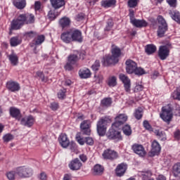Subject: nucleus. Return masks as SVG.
<instances>
[{
	"label": "nucleus",
	"mask_w": 180,
	"mask_h": 180,
	"mask_svg": "<svg viewBox=\"0 0 180 180\" xmlns=\"http://www.w3.org/2000/svg\"><path fill=\"white\" fill-rule=\"evenodd\" d=\"M16 175H18V173H16V169H15V171H11L10 172H8L6 174V176L9 180H14L15 178H16Z\"/></svg>",
	"instance_id": "45"
},
{
	"label": "nucleus",
	"mask_w": 180,
	"mask_h": 180,
	"mask_svg": "<svg viewBox=\"0 0 180 180\" xmlns=\"http://www.w3.org/2000/svg\"><path fill=\"white\" fill-rule=\"evenodd\" d=\"M39 179H41V180H46V179H47V174H46L45 172H41V173L39 174Z\"/></svg>",
	"instance_id": "63"
},
{
	"label": "nucleus",
	"mask_w": 180,
	"mask_h": 180,
	"mask_svg": "<svg viewBox=\"0 0 180 180\" xmlns=\"http://www.w3.org/2000/svg\"><path fill=\"white\" fill-rule=\"evenodd\" d=\"M109 140H115V141H120L122 140V134L120 131L115 129V127H111L106 134Z\"/></svg>",
	"instance_id": "8"
},
{
	"label": "nucleus",
	"mask_w": 180,
	"mask_h": 180,
	"mask_svg": "<svg viewBox=\"0 0 180 180\" xmlns=\"http://www.w3.org/2000/svg\"><path fill=\"white\" fill-rule=\"evenodd\" d=\"M143 124V127H145L146 130H148V131H153V127H151L148 121L144 120Z\"/></svg>",
	"instance_id": "53"
},
{
	"label": "nucleus",
	"mask_w": 180,
	"mask_h": 180,
	"mask_svg": "<svg viewBox=\"0 0 180 180\" xmlns=\"http://www.w3.org/2000/svg\"><path fill=\"white\" fill-rule=\"evenodd\" d=\"M94 143V138L91 136L85 137V143L87 144V146H92Z\"/></svg>",
	"instance_id": "56"
},
{
	"label": "nucleus",
	"mask_w": 180,
	"mask_h": 180,
	"mask_svg": "<svg viewBox=\"0 0 180 180\" xmlns=\"http://www.w3.org/2000/svg\"><path fill=\"white\" fill-rule=\"evenodd\" d=\"M127 170V165L125 163H121L118 165L115 169V174L117 176H123Z\"/></svg>",
	"instance_id": "19"
},
{
	"label": "nucleus",
	"mask_w": 180,
	"mask_h": 180,
	"mask_svg": "<svg viewBox=\"0 0 180 180\" xmlns=\"http://www.w3.org/2000/svg\"><path fill=\"white\" fill-rule=\"evenodd\" d=\"M22 43V39L19 37H13L10 39V44L11 47H16V46H19V44H21Z\"/></svg>",
	"instance_id": "32"
},
{
	"label": "nucleus",
	"mask_w": 180,
	"mask_h": 180,
	"mask_svg": "<svg viewBox=\"0 0 180 180\" xmlns=\"http://www.w3.org/2000/svg\"><path fill=\"white\" fill-rule=\"evenodd\" d=\"M122 131L124 134L125 136H130L131 135V127H130V125H125L122 127Z\"/></svg>",
	"instance_id": "42"
},
{
	"label": "nucleus",
	"mask_w": 180,
	"mask_h": 180,
	"mask_svg": "<svg viewBox=\"0 0 180 180\" xmlns=\"http://www.w3.org/2000/svg\"><path fill=\"white\" fill-rule=\"evenodd\" d=\"M41 9V3L40 1H35L34 3V11L37 12V11H40Z\"/></svg>",
	"instance_id": "58"
},
{
	"label": "nucleus",
	"mask_w": 180,
	"mask_h": 180,
	"mask_svg": "<svg viewBox=\"0 0 180 180\" xmlns=\"http://www.w3.org/2000/svg\"><path fill=\"white\" fill-rule=\"evenodd\" d=\"M171 44L160 46L158 51V56L160 60H167L169 56V51L171 50Z\"/></svg>",
	"instance_id": "7"
},
{
	"label": "nucleus",
	"mask_w": 180,
	"mask_h": 180,
	"mask_svg": "<svg viewBox=\"0 0 180 180\" xmlns=\"http://www.w3.org/2000/svg\"><path fill=\"white\" fill-rule=\"evenodd\" d=\"M44 35H39L36 37L30 44L31 47H34V46H40L45 40Z\"/></svg>",
	"instance_id": "25"
},
{
	"label": "nucleus",
	"mask_w": 180,
	"mask_h": 180,
	"mask_svg": "<svg viewBox=\"0 0 180 180\" xmlns=\"http://www.w3.org/2000/svg\"><path fill=\"white\" fill-rule=\"evenodd\" d=\"M137 4H139V0H129L128 1V6L129 8H136V6H137Z\"/></svg>",
	"instance_id": "54"
},
{
	"label": "nucleus",
	"mask_w": 180,
	"mask_h": 180,
	"mask_svg": "<svg viewBox=\"0 0 180 180\" xmlns=\"http://www.w3.org/2000/svg\"><path fill=\"white\" fill-rule=\"evenodd\" d=\"M65 92H67V90H65V89H60L58 92V98L59 99H64V98H65Z\"/></svg>",
	"instance_id": "49"
},
{
	"label": "nucleus",
	"mask_w": 180,
	"mask_h": 180,
	"mask_svg": "<svg viewBox=\"0 0 180 180\" xmlns=\"http://www.w3.org/2000/svg\"><path fill=\"white\" fill-rule=\"evenodd\" d=\"M103 157L105 160H116L119 155L114 150L106 149L103 153Z\"/></svg>",
	"instance_id": "11"
},
{
	"label": "nucleus",
	"mask_w": 180,
	"mask_h": 180,
	"mask_svg": "<svg viewBox=\"0 0 180 180\" xmlns=\"http://www.w3.org/2000/svg\"><path fill=\"white\" fill-rule=\"evenodd\" d=\"M13 4L18 9H24L26 7V0H14Z\"/></svg>",
	"instance_id": "30"
},
{
	"label": "nucleus",
	"mask_w": 180,
	"mask_h": 180,
	"mask_svg": "<svg viewBox=\"0 0 180 180\" xmlns=\"http://www.w3.org/2000/svg\"><path fill=\"white\" fill-rule=\"evenodd\" d=\"M91 127V121L84 120L80 124V128L82 129H90Z\"/></svg>",
	"instance_id": "43"
},
{
	"label": "nucleus",
	"mask_w": 180,
	"mask_h": 180,
	"mask_svg": "<svg viewBox=\"0 0 180 180\" xmlns=\"http://www.w3.org/2000/svg\"><path fill=\"white\" fill-rule=\"evenodd\" d=\"M169 15L171 16L173 20H175L177 23H180V13L178 11H170Z\"/></svg>",
	"instance_id": "35"
},
{
	"label": "nucleus",
	"mask_w": 180,
	"mask_h": 180,
	"mask_svg": "<svg viewBox=\"0 0 180 180\" xmlns=\"http://www.w3.org/2000/svg\"><path fill=\"white\" fill-rule=\"evenodd\" d=\"M84 20V13H79L76 15V20L77 22H81V20Z\"/></svg>",
	"instance_id": "62"
},
{
	"label": "nucleus",
	"mask_w": 180,
	"mask_h": 180,
	"mask_svg": "<svg viewBox=\"0 0 180 180\" xmlns=\"http://www.w3.org/2000/svg\"><path fill=\"white\" fill-rule=\"evenodd\" d=\"M127 121V115L125 114H120L118 116L115 117V122L112 124V127H115L117 129L119 126L123 124L124 122Z\"/></svg>",
	"instance_id": "17"
},
{
	"label": "nucleus",
	"mask_w": 180,
	"mask_h": 180,
	"mask_svg": "<svg viewBox=\"0 0 180 180\" xmlns=\"http://www.w3.org/2000/svg\"><path fill=\"white\" fill-rule=\"evenodd\" d=\"M134 116L137 120H140V119L143 117V108L139 107L136 110H135Z\"/></svg>",
	"instance_id": "38"
},
{
	"label": "nucleus",
	"mask_w": 180,
	"mask_h": 180,
	"mask_svg": "<svg viewBox=\"0 0 180 180\" xmlns=\"http://www.w3.org/2000/svg\"><path fill=\"white\" fill-rule=\"evenodd\" d=\"M34 23V15L33 14H20L17 18L11 22V29L19 30L23 25Z\"/></svg>",
	"instance_id": "1"
},
{
	"label": "nucleus",
	"mask_w": 180,
	"mask_h": 180,
	"mask_svg": "<svg viewBox=\"0 0 180 180\" xmlns=\"http://www.w3.org/2000/svg\"><path fill=\"white\" fill-rule=\"evenodd\" d=\"M146 53L150 56L151 54H154L155 51H157V46H155L154 44H148L146 45Z\"/></svg>",
	"instance_id": "33"
},
{
	"label": "nucleus",
	"mask_w": 180,
	"mask_h": 180,
	"mask_svg": "<svg viewBox=\"0 0 180 180\" xmlns=\"http://www.w3.org/2000/svg\"><path fill=\"white\" fill-rule=\"evenodd\" d=\"M154 133L159 140H161V141H165V140H167V135L165 134V132L160 129H156L154 131Z\"/></svg>",
	"instance_id": "34"
},
{
	"label": "nucleus",
	"mask_w": 180,
	"mask_h": 180,
	"mask_svg": "<svg viewBox=\"0 0 180 180\" xmlns=\"http://www.w3.org/2000/svg\"><path fill=\"white\" fill-rule=\"evenodd\" d=\"M108 85L109 86H116L117 82H116V77L112 76L108 79Z\"/></svg>",
	"instance_id": "46"
},
{
	"label": "nucleus",
	"mask_w": 180,
	"mask_h": 180,
	"mask_svg": "<svg viewBox=\"0 0 180 180\" xmlns=\"http://www.w3.org/2000/svg\"><path fill=\"white\" fill-rule=\"evenodd\" d=\"M132 150L135 154L139 155V157H144L147 153L146 149L142 145L135 143L132 146Z\"/></svg>",
	"instance_id": "16"
},
{
	"label": "nucleus",
	"mask_w": 180,
	"mask_h": 180,
	"mask_svg": "<svg viewBox=\"0 0 180 180\" xmlns=\"http://www.w3.org/2000/svg\"><path fill=\"white\" fill-rule=\"evenodd\" d=\"M8 58L9 59V61L12 65H18L19 63V58H18V55H16V53H11L8 56Z\"/></svg>",
	"instance_id": "31"
},
{
	"label": "nucleus",
	"mask_w": 180,
	"mask_h": 180,
	"mask_svg": "<svg viewBox=\"0 0 180 180\" xmlns=\"http://www.w3.org/2000/svg\"><path fill=\"white\" fill-rule=\"evenodd\" d=\"M162 113L160 114V117L167 123L171 122L172 119V108L169 105H165L162 108Z\"/></svg>",
	"instance_id": "5"
},
{
	"label": "nucleus",
	"mask_w": 180,
	"mask_h": 180,
	"mask_svg": "<svg viewBox=\"0 0 180 180\" xmlns=\"http://www.w3.org/2000/svg\"><path fill=\"white\" fill-rule=\"evenodd\" d=\"M112 122L108 117H103L97 122V132L99 136H105L108 124Z\"/></svg>",
	"instance_id": "3"
},
{
	"label": "nucleus",
	"mask_w": 180,
	"mask_h": 180,
	"mask_svg": "<svg viewBox=\"0 0 180 180\" xmlns=\"http://www.w3.org/2000/svg\"><path fill=\"white\" fill-rule=\"evenodd\" d=\"M144 89V86L141 84H136L134 89V92H141Z\"/></svg>",
	"instance_id": "55"
},
{
	"label": "nucleus",
	"mask_w": 180,
	"mask_h": 180,
	"mask_svg": "<svg viewBox=\"0 0 180 180\" xmlns=\"http://www.w3.org/2000/svg\"><path fill=\"white\" fill-rule=\"evenodd\" d=\"M101 67V63H99V60H96L95 63L92 65L91 69L93 71L96 72L98 70H99Z\"/></svg>",
	"instance_id": "51"
},
{
	"label": "nucleus",
	"mask_w": 180,
	"mask_h": 180,
	"mask_svg": "<svg viewBox=\"0 0 180 180\" xmlns=\"http://www.w3.org/2000/svg\"><path fill=\"white\" fill-rule=\"evenodd\" d=\"M68 167L72 171H79V169H81V167H82V163L79 159L75 158L70 162Z\"/></svg>",
	"instance_id": "13"
},
{
	"label": "nucleus",
	"mask_w": 180,
	"mask_h": 180,
	"mask_svg": "<svg viewBox=\"0 0 180 180\" xmlns=\"http://www.w3.org/2000/svg\"><path fill=\"white\" fill-rule=\"evenodd\" d=\"M134 73L136 74V75H143V74H146V72L144 71V69L141 68H137L136 66Z\"/></svg>",
	"instance_id": "48"
},
{
	"label": "nucleus",
	"mask_w": 180,
	"mask_h": 180,
	"mask_svg": "<svg viewBox=\"0 0 180 180\" xmlns=\"http://www.w3.org/2000/svg\"><path fill=\"white\" fill-rule=\"evenodd\" d=\"M103 167L102 165L97 164L94 167V175H102L103 174Z\"/></svg>",
	"instance_id": "37"
},
{
	"label": "nucleus",
	"mask_w": 180,
	"mask_h": 180,
	"mask_svg": "<svg viewBox=\"0 0 180 180\" xmlns=\"http://www.w3.org/2000/svg\"><path fill=\"white\" fill-rule=\"evenodd\" d=\"M174 139H176V140L180 139V131L179 130H176L174 132Z\"/></svg>",
	"instance_id": "64"
},
{
	"label": "nucleus",
	"mask_w": 180,
	"mask_h": 180,
	"mask_svg": "<svg viewBox=\"0 0 180 180\" xmlns=\"http://www.w3.org/2000/svg\"><path fill=\"white\" fill-rule=\"evenodd\" d=\"M60 39L64 43H71L72 41V35L71 29L63 32L60 35Z\"/></svg>",
	"instance_id": "20"
},
{
	"label": "nucleus",
	"mask_w": 180,
	"mask_h": 180,
	"mask_svg": "<svg viewBox=\"0 0 180 180\" xmlns=\"http://www.w3.org/2000/svg\"><path fill=\"white\" fill-rule=\"evenodd\" d=\"M158 22L159 24L158 29V36L159 37H164L165 32L168 30V24L165 18H162V15L158 16Z\"/></svg>",
	"instance_id": "4"
},
{
	"label": "nucleus",
	"mask_w": 180,
	"mask_h": 180,
	"mask_svg": "<svg viewBox=\"0 0 180 180\" xmlns=\"http://www.w3.org/2000/svg\"><path fill=\"white\" fill-rule=\"evenodd\" d=\"M13 139H15V136L12 134H6L3 136L4 143H9V141H12Z\"/></svg>",
	"instance_id": "41"
},
{
	"label": "nucleus",
	"mask_w": 180,
	"mask_h": 180,
	"mask_svg": "<svg viewBox=\"0 0 180 180\" xmlns=\"http://www.w3.org/2000/svg\"><path fill=\"white\" fill-rule=\"evenodd\" d=\"M116 5V0H104L101 1V6L103 8H110Z\"/></svg>",
	"instance_id": "36"
},
{
	"label": "nucleus",
	"mask_w": 180,
	"mask_h": 180,
	"mask_svg": "<svg viewBox=\"0 0 180 180\" xmlns=\"http://www.w3.org/2000/svg\"><path fill=\"white\" fill-rule=\"evenodd\" d=\"M76 141H77V143H79L80 146H84V144H85V138L79 135L76 136Z\"/></svg>",
	"instance_id": "50"
},
{
	"label": "nucleus",
	"mask_w": 180,
	"mask_h": 180,
	"mask_svg": "<svg viewBox=\"0 0 180 180\" xmlns=\"http://www.w3.org/2000/svg\"><path fill=\"white\" fill-rule=\"evenodd\" d=\"M59 25L62 29H65V27H69L71 25V19L68 17H63L59 20Z\"/></svg>",
	"instance_id": "24"
},
{
	"label": "nucleus",
	"mask_w": 180,
	"mask_h": 180,
	"mask_svg": "<svg viewBox=\"0 0 180 180\" xmlns=\"http://www.w3.org/2000/svg\"><path fill=\"white\" fill-rule=\"evenodd\" d=\"M131 23L135 27H146L148 25L147 21L144 20H137L133 17H131Z\"/></svg>",
	"instance_id": "21"
},
{
	"label": "nucleus",
	"mask_w": 180,
	"mask_h": 180,
	"mask_svg": "<svg viewBox=\"0 0 180 180\" xmlns=\"http://www.w3.org/2000/svg\"><path fill=\"white\" fill-rule=\"evenodd\" d=\"M112 105V98H105L101 101V105L104 108H109Z\"/></svg>",
	"instance_id": "39"
},
{
	"label": "nucleus",
	"mask_w": 180,
	"mask_h": 180,
	"mask_svg": "<svg viewBox=\"0 0 180 180\" xmlns=\"http://www.w3.org/2000/svg\"><path fill=\"white\" fill-rule=\"evenodd\" d=\"M120 49L117 46H112V55H107L103 57V63L107 65L116 64L119 62V57H120Z\"/></svg>",
	"instance_id": "2"
},
{
	"label": "nucleus",
	"mask_w": 180,
	"mask_h": 180,
	"mask_svg": "<svg viewBox=\"0 0 180 180\" xmlns=\"http://www.w3.org/2000/svg\"><path fill=\"white\" fill-rule=\"evenodd\" d=\"M6 88L10 92H19L20 84L17 82L11 80L6 82Z\"/></svg>",
	"instance_id": "10"
},
{
	"label": "nucleus",
	"mask_w": 180,
	"mask_h": 180,
	"mask_svg": "<svg viewBox=\"0 0 180 180\" xmlns=\"http://www.w3.org/2000/svg\"><path fill=\"white\" fill-rule=\"evenodd\" d=\"M60 15L59 13L56 14V13L53 11H50L48 13V17L50 19V20H54L57 16Z\"/></svg>",
	"instance_id": "52"
},
{
	"label": "nucleus",
	"mask_w": 180,
	"mask_h": 180,
	"mask_svg": "<svg viewBox=\"0 0 180 180\" xmlns=\"http://www.w3.org/2000/svg\"><path fill=\"white\" fill-rule=\"evenodd\" d=\"M172 172L175 178L180 179V162H177L172 166Z\"/></svg>",
	"instance_id": "28"
},
{
	"label": "nucleus",
	"mask_w": 180,
	"mask_h": 180,
	"mask_svg": "<svg viewBox=\"0 0 180 180\" xmlns=\"http://www.w3.org/2000/svg\"><path fill=\"white\" fill-rule=\"evenodd\" d=\"M78 61V56L73 54L68 57V63L70 64H75Z\"/></svg>",
	"instance_id": "44"
},
{
	"label": "nucleus",
	"mask_w": 180,
	"mask_h": 180,
	"mask_svg": "<svg viewBox=\"0 0 180 180\" xmlns=\"http://www.w3.org/2000/svg\"><path fill=\"white\" fill-rule=\"evenodd\" d=\"M50 108L52 109V110H57V109H58V103H51Z\"/></svg>",
	"instance_id": "60"
},
{
	"label": "nucleus",
	"mask_w": 180,
	"mask_h": 180,
	"mask_svg": "<svg viewBox=\"0 0 180 180\" xmlns=\"http://www.w3.org/2000/svg\"><path fill=\"white\" fill-rule=\"evenodd\" d=\"M125 64H126V71L127 74H133L136 70V68L137 67V63H136V62H134V60L129 59L126 61Z\"/></svg>",
	"instance_id": "18"
},
{
	"label": "nucleus",
	"mask_w": 180,
	"mask_h": 180,
	"mask_svg": "<svg viewBox=\"0 0 180 180\" xmlns=\"http://www.w3.org/2000/svg\"><path fill=\"white\" fill-rule=\"evenodd\" d=\"M37 76L41 79L42 82H47L48 79L47 77H44V74H43V72L38 71L37 72Z\"/></svg>",
	"instance_id": "47"
},
{
	"label": "nucleus",
	"mask_w": 180,
	"mask_h": 180,
	"mask_svg": "<svg viewBox=\"0 0 180 180\" xmlns=\"http://www.w3.org/2000/svg\"><path fill=\"white\" fill-rule=\"evenodd\" d=\"M16 174L20 178H30L33 175V169L30 167H20L16 169Z\"/></svg>",
	"instance_id": "6"
},
{
	"label": "nucleus",
	"mask_w": 180,
	"mask_h": 180,
	"mask_svg": "<svg viewBox=\"0 0 180 180\" xmlns=\"http://www.w3.org/2000/svg\"><path fill=\"white\" fill-rule=\"evenodd\" d=\"M10 115L17 120H20V110L15 107L10 108Z\"/></svg>",
	"instance_id": "26"
},
{
	"label": "nucleus",
	"mask_w": 180,
	"mask_h": 180,
	"mask_svg": "<svg viewBox=\"0 0 180 180\" xmlns=\"http://www.w3.org/2000/svg\"><path fill=\"white\" fill-rule=\"evenodd\" d=\"M72 32V41H78V43H82V32L79 30L71 29Z\"/></svg>",
	"instance_id": "14"
},
{
	"label": "nucleus",
	"mask_w": 180,
	"mask_h": 180,
	"mask_svg": "<svg viewBox=\"0 0 180 180\" xmlns=\"http://www.w3.org/2000/svg\"><path fill=\"white\" fill-rule=\"evenodd\" d=\"M138 175L142 180H154V178L151 177L153 176V172L150 170L140 171L138 172Z\"/></svg>",
	"instance_id": "22"
},
{
	"label": "nucleus",
	"mask_w": 180,
	"mask_h": 180,
	"mask_svg": "<svg viewBox=\"0 0 180 180\" xmlns=\"http://www.w3.org/2000/svg\"><path fill=\"white\" fill-rule=\"evenodd\" d=\"M50 2L54 9H60V8H62L65 4L64 0H50Z\"/></svg>",
	"instance_id": "27"
},
{
	"label": "nucleus",
	"mask_w": 180,
	"mask_h": 180,
	"mask_svg": "<svg viewBox=\"0 0 180 180\" xmlns=\"http://www.w3.org/2000/svg\"><path fill=\"white\" fill-rule=\"evenodd\" d=\"M151 150L149 152V157H155V155H158L160 152L161 151V146L160 143L157 141H153L151 145Z\"/></svg>",
	"instance_id": "9"
},
{
	"label": "nucleus",
	"mask_w": 180,
	"mask_h": 180,
	"mask_svg": "<svg viewBox=\"0 0 180 180\" xmlns=\"http://www.w3.org/2000/svg\"><path fill=\"white\" fill-rule=\"evenodd\" d=\"M34 117L32 115L25 116L21 119L20 123L22 126L26 127H32L34 124Z\"/></svg>",
	"instance_id": "15"
},
{
	"label": "nucleus",
	"mask_w": 180,
	"mask_h": 180,
	"mask_svg": "<svg viewBox=\"0 0 180 180\" xmlns=\"http://www.w3.org/2000/svg\"><path fill=\"white\" fill-rule=\"evenodd\" d=\"M172 98L180 101V86L172 94Z\"/></svg>",
	"instance_id": "40"
},
{
	"label": "nucleus",
	"mask_w": 180,
	"mask_h": 180,
	"mask_svg": "<svg viewBox=\"0 0 180 180\" xmlns=\"http://www.w3.org/2000/svg\"><path fill=\"white\" fill-rule=\"evenodd\" d=\"M82 133H83V134H86V136H89V134H91V129L90 128L82 129Z\"/></svg>",
	"instance_id": "61"
},
{
	"label": "nucleus",
	"mask_w": 180,
	"mask_h": 180,
	"mask_svg": "<svg viewBox=\"0 0 180 180\" xmlns=\"http://www.w3.org/2000/svg\"><path fill=\"white\" fill-rule=\"evenodd\" d=\"M112 27H113V21L112 20H108L105 30L106 32H109V30H110Z\"/></svg>",
	"instance_id": "57"
},
{
	"label": "nucleus",
	"mask_w": 180,
	"mask_h": 180,
	"mask_svg": "<svg viewBox=\"0 0 180 180\" xmlns=\"http://www.w3.org/2000/svg\"><path fill=\"white\" fill-rule=\"evenodd\" d=\"M120 79L124 84V88L126 92H130L131 88V84L130 82V79L124 74L120 75Z\"/></svg>",
	"instance_id": "12"
},
{
	"label": "nucleus",
	"mask_w": 180,
	"mask_h": 180,
	"mask_svg": "<svg viewBox=\"0 0 180 180\" xmlns=\"http://www.w3.org/2000/svg\"><path fill=\"white\" fill-rule=\"evenodd\" d=\"M59 143L63 148H67L70 146V140L65 134H61L59 136Z\"/></svg>",
	"instance_id": "23"
},
{
	"label": "nucleus",
	"mask_w": 180,
	"mask_h": 180,
	"mask_svg": "<svg viewBox=\"0 0 180 180\" xmlns=\"http://www.w3.org/2000/svg\"><path fill=\"white\" fill-rule=\"evenodd\" d=\"M80 78L86 79L91 77V70L88 68H84L79 71Z\"/></svg>",
	"instance_id": "29"
},
{
	"label": "nucleus",
	"mask_w": 180,
	"mask_h": 180,
	"mask_svg": "<svg viewBox=\"0 0 180 180\" xmlns=\"http://www.w3.org/2000/svg\"><path fill=\"white\" fill-rule=\"evenodd\" d=\"M167 2L172 8L176 6V0H167Z\"/></svg>",
	"instance_id": "59"
}]
</instances>
